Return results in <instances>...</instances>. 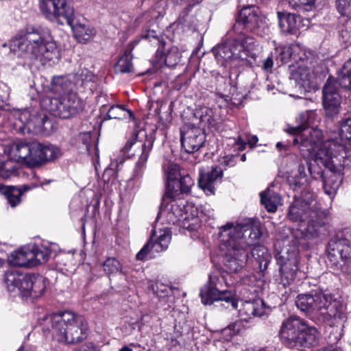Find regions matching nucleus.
I'll return each instance as SVG.
<instances>
[{
  "label": "nucleus",
  "instance_id": "obj_1",
  "mask_svg": "<svg viewBox=\"0 0 351 351\" xmlns=\"http://www.w3.org/2000/svg\"><path fill=\"white\" fill-rule=\"evenodd\" d=\"M261 229L257 219H250L248 223L236 226L228 223L221 228L219 235L228 250L223 263L230 272H237L246 265L250 247L261 237Z\"/></svg>",
  "mask_w": 351,
  "mask_h": 351
},
{
  "label": "nucleus",
  "instance_id": "obj_2",
  "mask_svg": "<svg viewBox=\"0 0 351 351\" xmlns=\"http://www.w3.org/2000/svg\"><path fill=\"white\" fill-rule=\"evenodd\" d=\"M350 162L345 146L331 140L319 147L315 155L316 165H323L326 170L313 165H308V169L315 179L322 180L325 193L333 196L342 183L343 169Z\"/></svg>",
  "mask_w": 351,
  "mask_h": 351
},
{
  "label": "nucleus",
  "instance_id": "obj_3",
  "mask_svg": "<svg viewBox=\"0 0 351 351\" xmlns=\"http://www.w3.org/2000/svg\"><path fill=\"white\" fill-rule=\"evenodd\" d=\"M15 56L25 60H38L43 64L55 62L59 53L55 41L49 34L34 28L18 32L10 43Z\"/></svg>",
  "mask_w": 351,
  "mask_h": 351
},
{
  "label": "nucleus",
  "instance_id": "obj_4",
  "mask_svg": "<svg viewBox=\"0 0 351 351\" xmlns=\"http://www.w3.org/2000/svg\"><path fill=\"white\" fill-rule=\"evenodd\" d=\"M314 195L307 191L300 196H294L290 205L287 217L293 222L302 223L306 221L304 229L308 239L316 238L325 232L329 223L328 213L313 204Z\"/></svg>",
  "mask_w": 351,
  "mask_h": 351
},
{
  "label": "nucleus",
  "instance_id": "obj_5",
  "mask_svg": "<svg viewBox=\"0 0 351 351\" xmlns=\"http://www.w3.org/2000/svg\"><path fill=\"white\" fill-rule=\"evenodd\" d=\"M43 328L51 332L58 342L76 343L85 337V319L71 311L47 315L43 320Z\"/></svg>",
  "mask_w": 351,
  "mask_h": 351
},
{
  "label": "nucleus",
  "instance_id": "obj_6",
  "mask_svg": "<svg viewBox=\"0 0 351 351\" xmlns=\"http://www.w3.org/2000/svg\"><path fill=\"white\" fill-rule=\"evenodd\" d=\"M285 346L300 349L315 346L317 343L319 332L315 327L298 317H289L281 325L279 332Z\"/></svg>",
  "mask_w": 351,
  "mask_h": 351
},
{
  "label": "nucleus",
  "instance_id": "obj_7",
  "mask_svg": "<svg viewBox=\"0 0 351 351\" xmlns=\"http://www.w3.org/2000/svg\"><path fill=\"white\" fill-rule=\"evenodd\" d=\"M283 241V248L280 252V282L284 287L291 285L295 278L298 269V239L295 238L290 230Z\"/></svg>",
  "mask_w": 351,
  "mask_h": 351
},
{
  "label": "nucleus",
  "instance_id": "obj_8",
  "mask_svg": "<svg viewBox=\"0 0 351 351\" xmlns=\"http://www.w3.org/2000/svg\"><path fill=\"white\" fill-rule=\"evenodd\" d=\"M255 43L254 38L240 35L213 48V52L218 63L224 65L229 60H245L250 56V51Z\"/></svg>",
  "mask_w": 351,
  "mask_h": 351
},
{
  "label": "nucleus",
  "instance_id": "obj_9",
  "mask_svg": "<svg viewBox=\"0 0 351 351\" xmlns=\"http://www.w3.org/2000/svg\"><path fill=\"white\" fill-rule=\"evenodd\" d=\"M224 278L219 271L211 272L208 282L200 291L202 302L206 305H210L215 301H225L230 303L234 308L237 306V302L234 293L230 290H222Z\"/></svg>",
  "mask_w": 351,
  "mask_h": 351
},
{
  "label": "nucleus",
  "instance_id": "obj_10",
  "mask_svg": "<svg viewBox=\"0 0 351 351\" xmlns=\"http://www.w3.org/2000/svg\"><path fill=\"white\" fill-rule=\"evenodd\" d=\"M44 102L51 114L61 119H69L82 109L81 99L73 93L60 97L47 98Z\"/></svg>",
  "mask_w": 351,
  "mask_h": 351
},
{
  "label": "nucleus",
  "instance_id": "obj_11",
  "mask_svg": "<svg viewBox=\"0 0 351 351\" xmlns=\"http://www.w3.org/2000/svg\"><path fill=\"white\" fill-rule=\"evenodd\" d=\"M286 131L287 133L296 135L293 140V145L298 146L302 156L305 159L312 158L315 160V155L319 147H317V141L314 138L313 132L318 136L319 132L304 125L290 127L286 129Z\"/></svg>",
  "mask_w": 351,
  "mask_h": 351
},
{
  "label": "nucleus",
  "instance_id": "obj_12",
  "mask_svg": "<svg viewBox=\"0 0 351 351\" xmlns=\"http://www.w3.org/2000/svg\"><path fill=\"white\" fill-rule=\"evenodd\" d=\"M340 81L329 76L322 88V104L326 116L332 117L339 112L341 103Z\"/></svg>",
  "mask_w": 351,
  "mask_h": 351
},
{
  "label": "nucleus",
  "instance_id": "obj_13",
  "mask_svg": "<svg viewBox=\"0 0 351 351\" xmlns=\"http://www.w3.org/2000/svg\"><path fill=\"white\" fill-rule=\"evenodd\" d=\"M263 23V19L257 7L246 6L240 11L239 17L232 27V31L239 36L245 35L242 32L241 29L258 34V29L262 27Z\"/></svg>",
  "mask_w": 351,
  "mask_h": 351
},
{
  "label": "nucleus",
  "instance_id": "obj_14",
  "mask_svg": "<svg viewBox=\"0 0 351 351\" xmlns=\"http://www.w3.org/2000/svg\"><path fill=\"white\" fill-rule=\"evenodd\" d=\"M154 140L152 134L147 135L144 132L134 133L126 143L123 150L129 156H138V160L146 162L149 153L152 149Z\"/></svg>",
  "mask_w": 351,
  "mask_h": 351
},
{
  "label": "nucleus",
  "instance_id": "obj_15",
  "mask_svg": "<svg viewBox=\"0 0 351 351\" xmlns=\"http://www.w3.org/2000/svg\"><path fill=\"white\" fill-rule=\"evenodd\" d=\"M71 0H40V9L47 18H53L60 25L73 12Z\"/></svg>",
  "mask_w": 351,
  "mask_h": 351
},
{
  "label": "nucleus",
  "instance_id": "obj_16",
  "mask_svg": "<svg viewBox=\"0 0 351 351\" xmlns=\"http://www.w3.org/2000/svg\"><path fill=\"white\" fill-rule=\"evenodd\" d=\"M326 293L321 291H313L309 293L300 294L295 300V305L301 311L317 319Z\"/></svg>",
  "mask_w": 351,
  "mask_h": 351
},
{
  "label": "nucleus",
  "instance_id": "obj_17",
  "mask_svg": "<svg viewBox=\"0 0 351 351\" xmlns=\"http://www.w3.org/2000/svg\"><path fill=\"white\" fill-rule=\"evenodd\" d=\"M205 141V134L199 128L186 125L180 130L181 147L186 153L191 154L198 151Z\"/></svg>",
  "mask_w": 351,
  "mask_h": 351
},
{
  "label": "nucleus",
  "instance_id": "obj_18",
  "mask_svg": "<svg viewBox=\"0 0 351 351\" xmlns=\"http://www.w3.org/2000/svg\"><path fill=\"white\" fill-rule=\"evenodd\" d=\"M171 239V234L168 230H161L158 236L153 233L149 242L137 253L136 259L143 261L149 254L154 255L167 250Z\"/></svg>",
  "mask_w": 351,
  "mask_h": 351
},
{
  "label": "nucleus",
  "instance_id": "obj_19",
  "mask_svg": "<svg viewBox=\"0 0 351 351\" xmlns=\"http://www.w3.org/2000/svg\"><path fill=\"white\" fill-rule=\"evenodd\" d=\"M60 155V149L54 145L33 142L32 143V152L30 159H29V165L32 166L41 165L58 158Z\"/></svg>",
  "mask_w": 351,
  "mask_h": 351
},
{
  "label": "nucleus",
  "instance_id": "obj_20",
  "mask_svg": "<svg viewBox=\"0 0 351 351\" xmlns=\"http://www.w3.org/2000/svg\"><path fill=\"white\" fill-rule=\"evenodd\" d=\"M72 29L74 36L78 42L86 43L95 35V29L84 17L75 16L74 12L64 21Z\"/></svg>",
  "mask_w": 351,
  "mask_h": 351
},
{
  "label": "nucleus",
  "instance_id": "obj_21",
  "mask_svg": "<svg viewBox=\"0 0 351 351\" xmlns=\"http://www.w3.org/2000/svg\"><path fill=\"white\" fill-rule=\"evenodd\" d=\"M302 63L297 68L293 66L291 69V77L296 82V88L301 93L310 92L313 88V80L315 74L311 67Z\"/></svg>",
  "mask_w": 351,
  "mask_h": 351
},
{
  "label": "nucleus",
  "instance_id": "obj_22",
  "mask_svg": "<svg viewBox=\"0 0 351 351\" xmlns=\"http://www.w3.org/2000/svg\"><path fill=\"white\" fill-rule=\"evenodd\" d=\"M321 308L317 317L318 319L323 322H329L332 319L342 320L344 318L342 306L339 301L334 300L330 295H326V298L323 300Z\"/></svg>",
  "mask_w": 351,
  "mask_h": 351
},
{
  "label": "nucleus",
  "instance_id": "obj_23",
  "mask_svg": "<svg viewBox=\"0 0 351 351\" xmlns=\"http://www.w3.org/2000/svg\"><path fill=\"white\" fill-rule=\"evenodd\" d=\"M29 275L14 269L6 271L4 275V281L8 291L10 292L18 291L23 296L25 289H27L28 284Z\"/></svg>",
  "mask_w": 351,
  "mask_h": 351
},
{
  "label": "nucleus",
  "instance_id": "obj_24",
  "mask_svg": "<svg viewBox=\"0 0 351 351\" xmlns=\"http://www.w3.org/2000/svg\"><path fill=\"white\" fill-rule=\"evenodd\" d=\"M193 185V180L191 176L187 173H184L173 184V188L166 189L165 193L162 197V202L174 201L180 195L189 193ZM167 203L168 204V202Z\"/></svg>",
  "mask_w": 351,
  "mask_h": 351
},
{
  "label": "nucleus",
  "instance_id": "obj_25",
  "mask_svg": "<svg viewBox=\"0 0 351 351\" xmlns=\"http://www.w3.org/2000/svg\"><path fill=\"white\" fill-rule=\"evenodd\" d=\"M223 176V170L218 167H212L210 171L207 172L201 171L198 179L199 186L207 194H214L215 184L217 179Z\"/></svg>",
  "mask_w": 351,
  "mask_h": 351
},
{
  "label": "nucleus",
  "instance_id": "obj_26",
  "mask_svg": "<svg viewBox=\"0 0 351 351\" xmlns=\"http://www.w3.org/2000/svg\"><path fill=\"white\" fill-rule=\"evenodd\" d=\"M348 239L343 235L337 234L328 243V250L330 254L333 256L339 255L342 260H348L350 258L351 249Z\"/></svg>",
  "mask_w": 351,
  "mask_h": 351
},
{
  "label": "nucleus",
  "instance_id": "obj_27",
  "mask_svg": "<svg viewBox=\"0 0 351 351\" xmlns=\"http://www.w3.org/2000/svg\"><path fill=\"white\" fill-rule=\"evenodd\" d=\"M279 27L280 30L286 34H295L298 30L300 17L294 14L278 12Z\"/></svg>",
  "mask_w": 351,
  "mask_h": 351
},
{
  "label": "nucleus",
  "instance_id": "obj_28",
  "mask_svg": "<svg viewBox=\"0 0 351 351\" xmlns=\"http://www.w3.org/2000/svg\"><path fill=\"white\" fill-rule=\"evenodd\" d=\"M27 289H25L23 297L32 296L37 298L41 295L46 288L45 279L40 276L29 275Z\"/></svg>",
  "mask_w": 351,
  "mask_h": 351
},
{
  "label": "nucleus",
  "instance_id": "obj_29",
  "mask_svg": "<svg viewBox=\"0 0 351 351\" xmlns=\"http://www.w3.org/2000/svg\"><path fill=\"white\" fill-rule=\"evenodd\" d=\"M260 197L261 204L265 206L269 213L276 212L278 206L281 205L280 195L269 189L261 192Z\"/></svg>",
  "mask_w": 351,
  "mask_h": 351
},
{
  "label": "nucleus",
  "instance_id": "obj_30",
  "mask_svg": "<svg viewBox=\"0 0 351 351\" xmlns=\"http://www.w3.org/2000/svg\"><path fill=\"white\" fill-rule=\"evenodd\" d=\"M251 255L258 264L261 271L263 272L267 269L271 261V256L265 247L260 245L254 246L251 250Z\"/></svg>",
  "mask_w": 351,
  "mask_h": 351
},
{
  "label": "nucleus",
  "instance_id": "obj_31",
  "mask_svg": "<svg viewBox=\"0 0 351 351\" xmlns=\"http://www.w3.org/2000/svg\"><path fill=\"white\" fill-rule=\"evenodd\" d=\"M10 265L14 267H32V262L30 259L29 250L24 249L16 250L10 254L8 258Z\"/></svg>",
  "mask_w": 351,
  "mask_h": 351
},
{
  "label": "nucleus",
  "instance_id": "obj_32",
  "mask_svg": "<svg viewBox=\"0 0 351 351\" xmlns=\"http://www.w3.org/2000/svg\"><path fill=\"white\" fill-rule=\"evenodd\" d=\"M32 143L19 142L15 143L12 149L11 153L18 162H25L29 165V159L31 157Z\"/></svg>",
  "mask_w": 351,
  "mask_h": 351
},
{
  "label": "nucleus",
  "instance_id": "obj_33",
  "mask_svg": "<svg viewBox=\"0 0 351 351\" xmlns=\"http://www.w3.org/2000/svg\"><path fill=\"white\" fill-rule=\"evenodd\" d=\"M29 252L32 267L47 262L51 253V250L44 245H35Z\"/></svg>",
  "mask_w": 351,
  "mask_h": 351
},
{
  "label": "nucleus",
  "instance_id": "obj_34",
  "mask_svg": "<svg viewBox=\"0 0 351 351\" xmlns=\"http://www.w3.org/2000/svg\"><path fill=\"white\" fill-rule=\"evenodd\" d=\"M164 171L167 179L166 189L173 188V184L184 174L177 164L171 162L164 165Z\"/></svg>",
  "mask_w": 351,
  "mask_h": 351
},
{
  "label": "nucleus",
  "instance_id": "obj_35",
  "mask_svg": "<svg viewBox=\"0 0 351 351\" xmlns=\"http://www.w3.org/2000/svg\"><path fill=\"white\" fill-rule=\"evenodd\" d=\"M132 56L131 52L125 53L119 58L114 66V71L117 73H129L134 72V66L132 62Z\"/></svg>",
  "mask_w": 351,
  "mask_h": 351
},
{
  "label": "nucleus",
  "instance_id": "obj_36",
  "mask_svg": "<svg viewBox=\"0 0 351 351\" xmlns=\"http://www.w3.org/2000/svg\"><path fill=\"white\" fill-rule=\"evenodd\" d=\"M338 79L342 88L351 90V58L343 64Z\"/></svg>",
  "mask_w": 351,
  "mask_h": 351
},
{
  "label": "nucleus",
  "instance_id": "obj_37",
  "mask_svg": "<svg viewBox=\"0 0 351 351\" xmlns=\"http://www.w3.org/2000/svg\"><path fill=\"white\" fill-rule=\"evenodd\" d=\"M104 271L108 275L122 272V265L119 260L114 257L108 258L103 263Z\"/></svg>",
  "mask_w": 351,
  "mask_h": 351
},
{
  "label": "nucleus",
  "instance_id": "obj_38",
  "mask_svg": "<svg viewBox=\"0 0 351 351\" xmlns=\"http://www.w3.org/2000/svg\"><path fill=\"white\" fill-rule=\"evenodd\" d=\"M180 58V53L176 48H173L167 53L162 55L159 61H162L169 67L175 66Z\"/></svg>",
  "mask_w": 351,
  "mask_h": 351
},
{
  "label": "nucleus",
  "instance_id": "obj_39",
  "mask_svg": "<svg viewBox=\"0 0 351 351\" xmlns=\"http://www.w3.org/2000/svg\"><path fill=\"white\" fill-rule=\"evenodd\" d=\"M263 302H256L254 303H246L244 309L249 315L261 317L265 314V308L263 307Z\"/></svg>",
  "mask_w": 351,
  "mask_h": 351
},
{
  "label": "nucleus",
  "instance_id": "obj_40",
  "mask_svg": "<svg viewBox=\"0 0 351 351\" xmlns=\"http://www.w3.org/2000/svg\"><path fill=\"white\" fill-rule=\"evenodd\" d=\"M21 192L16 187H12L5 192L8 204L12 208L16 206L21 202Z\"/></svg>",
  "mask_w": 351,
  "mask_h": 351
},
{
  "label": "nucleus",
  "instance_id": "obj_41",
  "mask_svg": "<svg viewBox=\"0 0 351 351\" xmlns=\"http://www.w3.org/2000/svg\"><path fill=\"white\" fill-rule=\"evenodd\" d=\"M126 113L131 114V111L127 110L122 106H113L108 111L107 116L109 119H123Z\"/></svg>",
  "mask_w": 351,
  "mask_h": 351
},
{
  "label": "nucleus",
  "instance_id": "obj_42",
  "mask_svg": "<svg viewBox=\"0 0 351 351\" xmlns=\"http://www.w3.org/2000/svg\"><path fill=\"white\" fill-rule=\"evenodd\" d=\"M336 7L341 15L351 17V0H336Z\"/></svg>",
  "mask_w": 351,
  "mask_h": 351
},
{
  "label": "nucleus",
  "instance_id": "obj_43",
  "mask_svg": "<svg viewBox=\"0 0 351 351\" xmlns=\"http://www.w3.org/2000/svg\"><path fill=\"white\" fill-rule=\"evenodd\" d=\"M339 136L342 140H351V119H347L342 121Z\"/></svg>",
  "mask_w": 351,
  "mask_h": 351
},
{
  "label": "nucleus",
  "instance_id": "obj_44",
  "mask_svg": "<svg viewBox=\"0 0 351 351\" xmlns=\"http://www.w3.org/2000/svg\"><path fill=\"white\" fill-rule=\"evenodd\" d=\"M69 82L64 76L53 77L51 80L53 88L56 92L64 90L66 88Z\"/></svg>",
  "mask_w": 351,
  "mask_h": 351
},
{
  "label": "nucleus",
  "instance_id": "obj_45",
  "mask_svg": "<svg viewBox=\"0 0 351 351\" xmlns=\"http://www.w3.org/2000/svg\"><path fill=\"white\" fill-rule=\"evenodd\" d=\"M315 1L316 0H290V3L295 8L309 10L315 7Z\"/></svg>",
  "mask_w": 351,
  "mask_h": 351
},
{
  "label": "nucleus",
  "instance_id": "obj_46",
  "mask_svg": "<svg viewBox=\"0 0 351 351\" xmlns=\"http://www.w3.org/2000/svg\"><path fill=\"white\" fill-rule=\"evenodd\" d=\"M305 169H306L305 165H304V164L299 165L298 168V176L295 175V180L293 182V184H295V187H297L298 186H300L306 182V174L305 172Z\"/></svg>",
  "mask_w": 351,
  "mask_h": 351
},
{
  "label": "nucleus",
  "instance_id": "obj_47",
  "mask_svg": "<svg viewBox=\"0 0 351 351\" xmlns=\"http://www.w3.org/2000/svg\"><path fill=\"white\" fill-rule=\"evenodd\" d=\"M93 74L86 69H82L75 75L76 83L82 85L84 82L91 80Z\"/></svg>",
  "mask_w": 351,
  "mask_h": 351
},
{
  "label": "nucleus",
  "instance_id": "obj_48",
  "mask_svg": "<svg viewBox=\"0 0 351 351\" xmlns=\"http://www.w3.org/2000/svg\"><path fill=\"white\" fill-rule=\"evenodd\" d=\"M292 51L293 48L291 47H283L280 52L282 60L285 62H287L289 60L293 59Z\"/></svg>",
  "mask_w": 351,
  "mask_h": 351
},
{
  "label": "nucleus",
  "instance_id": "obj_49",
  "mask_svg": "<svg viewBox=\"0 0 351 351\" xmlns=\"http://www.w3.org/2000/svg\"><path fill=\"white\" fill-rule=\"evenodd\" d=\"M145 162H143L141 160H138L136 162V167L134 170L133 178L141 177Z\"/></svg>",
  "mask_w": 351,
  "mask_h": 351
},
{
  "label": "nucleus",
  "instance_id": "obj_50",
  "mask_svg": "<svg viewBox=\"0 0 351 351\" xmlns=\"http://www.w3.org/2000/svg\"><path fill=\"white\" fill-rule=\"evenodd\" d=\"M15 169H6L0 165V177L3 179H8L12 176L15 174Z\"/></svg>",
  "mask_w": 351,
  "mask_h": 351
},
{
  "label": "nucleus",
  "instance_id": "obj_51",
  "mask_svg": "<svg viewBox=\"0 0 351 351\" xmlns=\"http://www.w3.org/2000/svg\"><path fill=\"white\" fill-rule=\"evenodd\" d=\"M43 184H44V183H43V182L25 184V185L21 186L20 188H18V190H19L20 192H21V195H22L24 193H25L28 191H30L34 188L42 186Z\"/></svg>",
  "mask_w": 351,
  "mask_h": 351
},
{
  "label": "nucleus",
  "instance_id": "obj_52",
  "mask_svg": "<svg viewBox=\"0 0 351 351\" xmlns=\"http://www.w3.org/2000/svg\"><path fill=\"white\" fill-rule=\"evenodd\" d=\"M222 164L226 167L227 166L233 167L235 165L236 162L234 160V158L232 156H230V157L224 158L222 162Z\"/></svg>",
  "mask_w": 351,
  "mask_h": 351
},
{
  "label": "nucleus",
  "instance_id": "obj_53",
  "mask_svg": "<svg viewBox=\"0 0 351 351\" xmlns=\"http://www.w3.org/2000/svg\"><path fill=\"white\" fill-rule=\"evenodd\" d=\"M289 144L287 142H278L276 147L279 151L287 150Z\"/></svg>",
  "mask_w": 351,
  "mask_h": 351
},
{
  "label": "nucleus",
  "instance_id": "obj_54",
  "mask_svg": "<svg viewBox=\"0 0 351 351\" xmlns=\"http://www.w3.org/2000/svg\"><path fill=\"white\" fill-rule=\"evenodd\" d=\"M73 351H97L96 349L92 345H85L80 349L75 350Z\"/></svg>",
  "mask_w": 351,
  "mask_h": 351
},
{
  "label": "nucleus",
  "instance_id": "obj_55",
  "mask_svg": "<svg viewBox=\"0 0 351 351\" xmlns=\"http://www.w3.org/2000/svg\"><path fill=\"white\" fill-rule=\"evenodd\" d=\"M273 59L270 57H268L264 62V68L265 69H271L273 66Z\"/></svg>",
  "mask_w": 351,
  "mask_h": 351
},
{
  "label": "nucleus",
  "instance_id": "obj_56",
  "mask_svg": "<svg viewBox=\"0 0 351 351\" xmlns=\"http://www.w3.org/2000/svg\"><path fill=\"white\" fill-rule=\"evenodd\" d=\"M258 137L256 136H251L247 140V143L250 145V147H254L256 144L258 143Z\"/></svg>",
  "mask_w": 351,
  "mask_h": 351
},
{
  "label": "nucleus",
  "instance_id": "obj_57",
  "mask_svg": "<svg viewBox=\"0 0 351 351\" xmlns=\"http://www.w3.org/2000/svg\"><path fill=\"white\" fill-rule=\"evenodd\" d=\"M245 144H246V143L245 141L241 140L240 138H239L238 145H240V147L239 148L240 150L244 149Z\"/></svg>",
  "mask_w": 351,
  "mask_h": 351
},
{
  "label": "nucleus",
  "instance_id": "obj_58",
  "mask_svg": "<svg viewBox=\"0 0 351 351\" xmlns=\"http://www.w3.org/2000/svg\"><path fill=\"white\" fill-rule=\"evenodd\" d=\"M119 351H141L140 350H133L132 348L128 347V346H125L123 348H122L121 349H120Z\"/></svg>",
  "mask_w": 351,
  "mask_h": 351
},
{
  "label": "nucleus",
  "instance_id": "obj_59",
  "mask_svg": "<svg viewBox=\"0 0 351 351\" xmlns=\"http://www.w3.org/2000/svg\"><path fill=\"white\" fill-rule=\"evenodd\" d=\"M154 32H152V34L150 33H148L147 35L144 36V38H149V37H153L154 38H157L158 41L159 42L158 38L155 35H154Z\"/></svg>",
  "mask_w": 351,
  "mask_h": 351
},
{
  "label": "nucleus",
  "instance_id": "obj_60",
  "mask_svg": "<svg viewBox=\"0 0 351 351\" xmlns=\"http://www.w3.org/2000/svg\"><path fill=\"white\" fill-rule=\"evenodd\" d=\"M82 138L86 141H88L90 138V135L89 134L85 133L81 135Z\"/></svg>",
  "mask_w": 351,
  "mask_h": 351
},
{
  "label": "nucleus",
  "instance_id": "obj_61",
  "mask_svg": "<svg viewBox=\"0 0 351 351\" xmlns=\"http://www.w3.org/2000/svg\"><path fill=\"white\" fill-rule=\"evenodd\" d=\"M241 160L245 162L246 160V155L244 154L241 156Z\"/></svg>",
  "mask_w": 351,
  "mask_h": 351
},
{
  "label": "nucleus",
  "instance_id": "obj_62",
  "mask_svg": "<svg viewBox=\"0 0 351 351\" xmlns=\"http://www.w3.org/2000/svg\"><path fill=\"white\" fill-rule=\"evenodd\" d=\"M258 351H266L265 350H260Z\"/></svg>",
  "mask_w": 351,
  "mask_h": 351
}]
</instances>
